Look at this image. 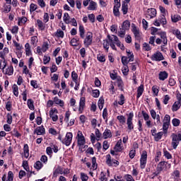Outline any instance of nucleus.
Masks as SVG:
<instances>
[{"label":"nucleus","mask_w":181,"mask_h":181,"mask_svg":"<svg viewBox=\"0 0 181 181\" xmlns=\"http://www.w3.org/2000/svg\"><path fill=\"white\" fill-rule=\"evenodd\" d=\"M146 159H148V153L144 151L141 159H140V168L141 169H145V165H146Z\"/></svg>","instance_id":"f257e3e1"},{"label":"nucleus","mask_w":181,"mask_h":181,"mask_svg":"<svg viewBox=\"0 0 181 181\" xmlns=\"http://www.w3.org/2000/svg\"><path fill=\"white\" fill-rule=\"evenodd\" d=\"M133 119H134V113L130 112L128 115V117L127 119V128H128V129H129V131H132V129H134V123H132Z\"/></svg>","instance_id":"f03ea898"},{"label":"nucleus","mask_w":181,"mask_h":181,"mask_svg":"<svg viewBox=\"0 0 181 181\" xmlns=\"http://www.w3.org/2000/svg\"><path fill=\"white\" fill-rule=\"evenodd\" d=\"M157 169L162 172V170H166V169H170V164L166 161H161L157 165Z\"/></svg>","instance_id":"7ed1b4c3"},{"label":"nucleus","mask_w":181,"mask_h":181,"mask_svg":"<svg viewBox=\"0 0 181 181\" xmlns=\"http://www.w3.org/2000/svg\"><path fill=\"white\" fill-rule=\"evenodd\" d=\"M73 139V134L71 132H68L66 134V137L62 143L66 144V146H69L71 144V141Z\"/></svg>","instance_id":"20e7f679"},{"label":"nucleus","mask_w":181,"mask_h":181,"mask_svg":"<svg viewBox=\"0 0 181 181\" xmlns=\"http://www.w3.org/2000/svg\"><path fill=\"white\" fill-rule=\"evenodd\" d=\"M84 45L86 47H88L93 43V34L91 33H88L86 37L84 40Z\"/></svg>","instance_id":"39448f33"},{"label":"nucleus","mask_w":181,"mask_h":181,"mask_svg":"<svg viewBox=\"0 0 181 181\" xmlns=\"http://www.w3.org/2000/svg\"><path fill=\"white\" fill-rule=\"evenodd\" d=\"M172 137V143L171 145L173 148V149H176L177 148V146L179 145V141L177 139V136L176 135V134L173 133L171 135Z\"/></svg>","instance_id":"423d86ee"},{"label":"nucleus","mask_w":181,"mask_h":181,"mask_svg":"<svg viewBox=\"0 0 181 181\" xmlns=\"http://www.w3.org/2000/svg\"><path fill=\"white\" fill-rule=\"evenodd\" d=\"M151 60H154L155 62H160L161 60H163V55L160 52H156L152 55Z\"/></svg>","instance_id":"0eeeda50"},{"label":"nucleus","mask_w":181,"mask_h":181,"mask_svg":"<svg viewBox=\"0 0 181 181\" xmlns=\"http://www.w3.org/2000/svg\"><path fill=\"white\" fill-rule=\"evenodd\" d=\"M57 112H58L57 109H52L49 111V117L50 118H52L54 122H56V121L59 119V116H57V115H54V113L57 114Z\"/></svg>","instance_id":"6e6552de"},{"label":"nucleus","mask_w":181,"mask_h":181,"mask_svg":"<svg viewBox=\"0 0 181 181\" xmlns=\"http://www.w3.org/2000/svg\"><path fill=\"white\" fill-rule=\"evenodd\" d=\"M84 144H86L84 136H83V133H81V132H78V145H79V146H83Z\"/></svg>","instance_id":"1a4fd4ad"},{"label":"nucleus","mask_w":181,"mask_h":181,"mask_svg":"<svg viewBox=\"0 0 181 181\" xmlns=\"http://www.w3.org/2000/svg\"><path fill=\"white\" fill-rule=\"evenodd\" d=\"M156 16V9L155 8H148L147 11L146 18L148 19H152Z\"/></svg>","instance_id":"9d476101"},{"label":"nucleus","mask_w":181,"mask_h":181,"mask_svg":"<svg viewBox=\"0 0 181 181\" xmlns=\"http://www.w3.org/2000/svg\"><path fill=\"white\" fill-rule=\"evenodd\" d=\"M84 107H86V98L82 97L81 98L79 103V112L81 114L83 112Z\"/></svg>","instance_id":"9b49d317"},{"label":"nucleus","mask_w":181,"mask_h":181,"mask_svg":"<svg viewBox=\"0 0 181 181\" xmlns=\"http://www.w3.org/2000/svg\"><path fill=\"white\" fill-rule=\"evenodd\" d=\"M35 134L37 135H43L45 134V127L43 126L38 127L35 130Z\"/></svg>","instance_id":"f8f14e48"},{"label":"nucleus","mask_w":181,"mask_h":181,"mask_svg":"<svg viewBox=\"0 0 181 181\" xmlns=\"http://www.w3.org/2000/svg\"><path fill=\"white\" fill-rule=\"evenodd\" d=\"M132 32L135 36V39H136V40H141V33H139V30H138L136 28V27H133V30Z\"/></svg>","instance_id":"ddd939ff"},{"label":"nucleus","mask_w":181,"mask_h":181,"mask_svg":"<svg viewBox=\"0 0 181 181\" xmlns=\"http://www.w3.org/2000/svg\"><path fill=\"white\" fill-rule=\"evenodd\" d=\"M121 144H122V140H119L116 145L114 147L115 152H121L122 151V146H121Z\"/></svg>","instance_id":"4468645a"},{"label":"nucleus","mask_w":181,"mask_h":181,"mask_svg":"<svg viewBox=\"0 0 181 181\" xmlns=\"http://www.w3.org/2000/svg\"><path fill=\"white\" fill-rule=\"evenodd\" d=\"M158 35L160 37V38L162 39L163 44L168 45V38L166 37V33L160 32V33H158Z\"/></svg>","instance_id":"2eb2a0df"},{"label":"nucleus","mask_w":181,"mask_h":181,"mask_svg":"<svg viewBox=\"0 0 181 181\" xmlns=\"http://www.w3.org/2000/svg\"><path fill=\"white\" fill-rule=\"evenodd\" d=\"M121 6V4H117L113 8V13L115 16H119V7Z\"/></svg>","instance_id":"dca6fc26"},{"label":"nucleus","mask_w":181,"mask_h":181,"mask_svg":"<svg viewBox=\"0 0 181 181\" xmlns=\"http://www.w3.org/2000/svg\"><path fill=\"white\" fill-rule=\"evenodd\" d=\"M88 11H95L97 9V3L95 1H91L88 7Z\"/></svg>","instance_id":"f3484780"},{"label":"nucleus","mask_w":181,"mask_h":181,"mask_svg":"<svg viewBox=\"0 0 181 181\" xmlns=\"http://www.w3.org/2000/svg\"><path fill=\"white\" fill-rule=\"evenodd\" d=\"M122 28H123L126 30H129V28H131V23L129 22V21H124L122 23Z\"/></svg>","instance_id":"a211bd4d"},{"label":"nucleus","mask_w":181,"mask_h":181,"mask_svg":"<svg viewBox=\"0 0 181 181\" xmlns=\"http://www.w3.org/2000/svg\"><path fill=\"white\" fill-rule=\"evenodd\" d=\"M168 72L166 71H160L159 73V80H161L162 81L166 80V78L168 77Z\"/></svg>","instance_id":"6ab92c4d"},{"label":"nucleus","mask_w":181,"mask_h":181,"mask_svg":"<svg viewBox=\"0 0 181 181\" xmlns=\"http://www.w3.org/2000/svg\"><path fill=\"white\" fill-rule=\"evenodd\" d=\"M103 136L105 139H107V138H111V136H112V133H111V130L106 129L103 133Z\"/></svg>","instance_id":"aec40b11"},{"label":"nucleus","mask_w":181,"mask_h":181,"mask_svg":"<svg viewBox=\"0 0 181 181\" xmlns=\"http://www.w3.org/2000/svg\"><path fill=\"white\" fill-rule=\"evenodd\" d=\"M122 11L123 12V15H127L128 13V4L124 2L122 4Z\"/></svg>","instance_id":"412c9836"},{"label":"nucleus","mask_w":181,"mask_h":181,"mask_svg":"<svg viewBox=\"0 0 181 181\" xmlns=\"http://www.w3.org/2000/svg\"><path fill=\"white\" fill-rule=\"evenodd\" d=\"M23 151H24V156L26 158H29V146H28V144L24 145Z\"/></svg>","instance_id":"4be33fe9"},{"label":"nucleus","mask_w":181,"mask_h":181,"mask_svg":"<svg viewBox=\"0 0 181 181\" xmlns=\"http://www.w3.org/2000/svg\"><path fill=\"white\" fill-rule=\"evenodd\" d=\"M54 103H55V104H57L58 105H59L60 107L64 106V102H63V100L59 99V98H57V97H55L54 98Z\"/></svg>","instance_id":"5701e85b"},{"label":"nucleus","mask_w":181,"mask_h":181,"mask_svg":"<svg viewBox=\"0 0 181 181\" xmlns=\"http://www.w3.org/2000/svg\"><path fill=\"white\" fill-rule=\"evenodd\" d=\"M63 175V169L58 168H57L53 173V177H57V175Z\"/></svg>","instance_id":"b1692460"},{"label":"nucleus","mask_w":181,"mask_h":181,"mask_svg":"<svg viewBox=\"0 0 181 181\" xmlns=\"http://www.w3.org/2000/svg\"><path fill=\"white\" fill-rule=\"evenodd\" d=\"M144 93V85H141L140 86H139L138 89H137V98H139V97H141V95H142V93Z\"/></svg>","instance_id":"393cba45"},{"label":"nucleus","mask_w":181,"mask_h":181,"mask_svg":"<svg viewBox=\"0 0 181 181\" xmlns=\"http://www.w3.org/2000/svg\"><path fill=\"white\" fill-rule=\"evenodd\" d=\"M163 136V132H160L158 133H157L155 136H154V139L156 142H158V141H160V139H162V136Z\"/></svg>","instance_id":"a878e982"},{"label":"nucleus","mask_w":181,"mask_h":181,"mask_svg":"<svg viewBox=\"0 0 181 181\" xmlns=\"http://www.w3.org/2000/svg\"><path fill=\"white\" fill-rule=\"evenodd\" d=\"M181 106V102H175V103L173 105V111H177L179 108H180Z\"/></svg>","instance_id":"bb28decb"},{"label":"nucleus","mask_w":181,"mask_h":181,"mask_svg":"<svg viewBox=\"0 0 181 181\" xmlns=\"http://www.w3.org/2000/svg\"><path fill=\"white\" fill-rule=\"evenodd\" d=\"M117 119L122 125H124L127 121V118H125V116L124 115L117 116Z\"/></svg>","instance_id":"cd10ccee"},{"label":"nucleus","mask_w":181,"mask_h":181,"mask_svg":"<svg viewBox=\"0 0 181 181\" xmlns=\"http://www.w3.org/2000/svg\"><path fill=\"white\" fill-rule=\"evenodd\" d=\"M79 33L81 37L84 39V34L86 33V30H84V27L83 25L79 26Z\"/></svg>","instance_id":"c85d7f7f"},{"label":"nucleus","mask_w":181,"mask_h":181,"mask_svg":"<svg viewBox=\"0 0 181 181\" xmlns=\"http://www.w3.org/2000/svg\"><path fill=\"white\" fill-rule=\"evenodd\" d=\"M97 159L95 157L92 158V169L93 170H95L97 169Z\"/></svg>","instance_id":"c756f323"},{"label":"nucleus","mask_w":181,"mask_h":181,"mask_svg":"<svg viewBox=\"0 0 181 181\" xmlns=\"http://www.w3.org/2000/svg\"><path fill=\"white\" fill-rule=\"evenodd\" d=\"M5 74H8V76H12L13 74V66H9L6 69Z\"/></svg>","instance_id":"7c9ffc66"},{"label":"nucleus","mask_w":181,"mask_h":181,"mask_svg":"<svg viewBox=\"0 0 181 181\" xmlns=\"http://www.w3.org/2000/svg\"><path fill=\"white\" fill-rule=\"evenodd\" d=\"M25 54L26 56H30V45H29V43H26L25 45Z\"/></svg>","instance_id":"2f4dec72"},{"label":"nucleus","mask_w":181,"mask_h":181,"mask_svg":"<svg viewBox=\"0 0 181 181\" xmlns=\"http://www.w3.org/2000/svg\"><path fill=\"white\" fill-rule=\"evenodd\" d=\"M64 22L66 24L70 23V16L67 13L64 14Z\"/></svg>","instance_id":"473e14b6"},{"label":"nucleus","mask_w":181,"mask_h":181,"mask_svg":"<svg viewBox=\"0 0 181 181\" xmlns=\"http://www.w3.org/2000/svg\"><path fill=\"white\" fill-rule=\"evenodd\" d=\"M110 42L108 41L107 39L105 40H104V42H103V47L104 49H105V50L107 52H108V49H110Z\"/></svg>","instance_id":"72a5a7b5"},{"label":"nucleus","mask_w":181,"mask_h":181,"mask_svg":"<svg viewBox=\"0 0 181 181\" xmlns=\"http://www.w3.org/2000/svg\"><path fill=\"white\" fill-rule=\"evenodd\" d=\"M71 77H72L73 81H74V83L77 84V79L78 78V75H77V73H76V71H72Z\"/></svg>","instance_id":"f704fd0d"},{"label":"nucleus","mask_w":181,"mask_h":181,"mask_svg":"<svg viewBox=\"0 0 181 181\" xmlns=\"http://www.w3.org/2000/svg\"><path fill=\"white\" fill-rule=\"evenodd\" d=\"M37 23L40 30H45V24H43V22L42 21L37 20Z\"/></svg>","instance_id":"c9c22d12"},{"label":"nucleus","mask_w":181,"mask_h":181,"mask_svg":"<svg viewBox=\"0 0 181 181\" xmlns=\"http://www.w3.org/2000/svg\"><path fill=\"white\" fill-rule=\"evenodd\" d=\"M43 166V164H42V162L37 161L35 164L34 165V168L37 169V170H40L42 169V167Z\"/></svg>","instance_id":"e433bc0d"},{"label":"nucleus","mask_w":181,"mask_h":181,"mask_svg":"<svg viewBox=\"0 0 181 181\" xmlns=\"http://www.w3.org/2000/svg\"><path fill=\"white\" fill-rule=\"evenodd\" d=\"M171 20H172V22H173L174 23H176V22H179V21H180V16L177 15L172 16Z\"/></svg>","instance_id":"4c0bfd02"},{"label":"nucleus","mask_w":181,"mask_h":181,"mask_svg":"<svg viewBox=\"0 0 181 181\" xmlns=\"http://www.w3.org/2000/svg\"><path fill=\"white\" fill-rule=\"evenodd\" d=\"M28 107L30 110H35V106L33 105V100L32 99L28 100Z\"/></svg>","instance_id":"58836bf2"},{"label":"nucleus","mask_w":181,"mask_h":181,"mask_svg":"<svg viewBox=\"0 0 181 181\" xmlns=\"http://www.w3.org/2000/svg\"><path fill=\"white\" fill-rule=\"evenodd\" d=\"M103 119H106L105 120L106 122L107 121H108V112L107 110V108H105L103 110Z\"/></svg>","instance_id":"ea45409f"},{"label":"nucleus","mask_w":181,"mask_h":181,"mask_svg":"<svg viewBox=\"0 0 181 181\" xmlns=\"http://www.w3.org/2000/svg\"><path fill=\"white\" fill-rule=\"evenodd\" d=\"M173 127H179L180 125V120L179 119L175 118L172 120Z\"/></svg>","instance_id":"a19ab883"},{"label":"nucleus","mask_w":181,"mask_h":181,"mask_svg":"<svg viewBox=\"0 0 181 181\" xmlns=\"http://www.w3.org/2000/svg\"><path fill=\"white\" fill-rule=\"evenodd\" d=\"M0 57L1 59H3V60H4L3 62L4 63V66L2 68V69L4 70V69H5V67H6V61L5 60V54H4V52H0Z\"/></svg>","instance_id":"79ce46f5"},{"label":"nucleus","mask_w":181,"mask_h":181,"mask_svg":"<svg viewBox=\"0 0 181 181\" xmlns=\"http://www.w3.org/2000/svg\"><path fill=\"white\" fill-rule=\"evenodd\" d=\"M28 22V18L26 17L19 18L18 25H21V23H26Z\"/></svg>","instance_id":"37998d69"},{"label":"nucleus","mask_w":181,"mask_h":181,"mask_svg":"<svg viewBox=\"0 0 181 181\" xmlns=\"http://www.w3.org/2000/svg\"><path fill=\"white\" fill-rule=\"evenodd\" d=\"M127 30H125V28H120L119 31V36L120 37H124V36H125V32Z\"/></svg>","instance_id":"c03bdc74"},{"label":"nucleus","mask_w":181,"mask_h":181,"mask_svg":"<svg viewBox=\"0 0 181 181\" xmlns=\"http://www.w3.org/2000/svg\"><path fill=\"white\" fill-rule=\"evenodd\" d=\"M13 94H14V95H16V97H18V95H19V91L18 90V86L13 85Z\"/></svg>","instance_id":"a18cd8bd"},{"label":"nucleus","mask_w":181,"mask_h":181,"mask_svg":"<svg viewBox=\"0 0 181 181\" xmlns=\"http://www.w3.org/2000/svg\"><path fill=\"white\" fill-rule=\"evenodd\" d=\"M169 125H170V124L163 122V129L164 131V134H166V132H168V129H169Z\"/></svg>","instance_id":"49530a36"},{"label":"nucleus","mask_w":181,"mask_h":181,"mask_svg":"<svg viewBox=\"0 0 181 181\" xmlns=\"http://www.w3.org/2000/svg\"><path fill=\"white\" fill-rule=\"evenodd\" d=\"M56 36H57V37H64V32L61 30H57L56 33Z\"/></svg>","instance_id":"de8ad7c7"},{"label":"nucleus","mask_w":181,"mask_h":181,"mask_svg":"<svg viewBox=\"0 0 181 181\" xmlns=\"http://www.w3.org/2000/svg\"><path fill=\"white\" fill-rule=\"evenodd\" d=\"M107 160H106V163L107 165H108V166H112V163L111 161V155L108 154L107 156Z\"/></svg>","instance_id":"09e8293b"},{"label":"nucleus","mask_w":181,"mask_h":181,"mask_svg":"<svg viewBox=\"0 0 181 181\" xmlns=\"http://www.w3.org/2000/svg\"><path fill=\"white\" fill-rule=\"evenodd\" d=\"M163 122L165 124H170V116L169 115H165Z\"/></svg>","instance_id":"8fccbe9b"},{"label":"nucleus","mask_w":181,"mask_h":181,"mask_svg":"<svg viewBox=\"0 0 181 181\" xmlns=\"http://www.w3.org/2000/svg\"><path fill=\"white\" fill-rule=\"evenodd\" d=\"M161 172H162V171H160L159 169H158V168H156V171L154 172V173H153V175H151V176H152V177H151V179H155V177H156V176L160 175V173H161Z\"/></svg>","instance_id":"3c124183"},{"label":"nucleus","mask_w":181,"mask_h":181,"mask_svg":"<svg viewBox=\"0 0 181 181\" xmlns=\"http://www.w3.org/2000/svg\"><path fill=\"white\" fill-rule=\"evenodd\" d=\"M37 9V5L35 4H31L30 6V12H35Z\"/></svg>","instance_id":"603ef678"},{"label":"nucleus","mask_w":181,"mask_h":181,"mask_svg":"<svg viewBox=\"0 0 181 181\" xmlns=\"http://www.w3.org/2000/svg\"><path fill=\"white\" fill-rule=\"evenodd\" d=\"M118 104L119 105H124L125 104V97H124V95H120V101L118 102Z\"/></svg>","instance_id":"864d4df0"},{"label":"nucleus","mask_w":181,"mask_h":181,"mask_svg":"<svg viewBox=\"0 0 181 181\" xmlns=\"http://www.w3.org/2000/svg\"><path fill=\"white\" fill-rule=\"evenodd\" d=\"M92 95H93V97H94L95 98H98V97H100V90H93Z\"/></svg>","instance_id":"5fc2aeb1"},{"label":"nucleus","mask_w":181,"mask_h":181,"mask_svg":"<svg viewBox=\"0 0 181 181\" xmlns=\"http://www.w3.org/2000/svg\"><path fill=\"white\" fill-rule=\"evenodd\" d=\"M122 63L123 66H127V64H128V63H129V62H128V57H122Z\"/></svg>","instance_id":"6e6d98bb"},{"label":"nucleus","mask_w":181,"mask_h":181,"mask_svg":"<svg viewBox=\"0 0 181 181\" xmlns=\"http://www.w3.org/2000/svg\"><path fill=\"white\" fill-rule=\"evenodd\" d=\"M81 179L82 181H87L88 180V176L86 175L84 173H81Z\"/></svg>","instance_id":"4d7b16f0"},{"label":"nucleus","mask_w":181,"mask_h":181,"mask_svg":"<svg viewBox=\"0 0 181 181\" xmlns=\"http://www.w3.org/2000/svg\"><path fill=\"white\" fill-rule=\"evenodd\" d=\"M98 105L99 107V109L102 110L104 107V99H100L98 100Z\"/></svg>","instance_id":"13d9d810"},{"label":"nucleus","mask_w":181,"mask_h":181,"mask_svg":"<svg viewBox=\"0 0 181 181\" xmlns=\"http://www.w3.org/2000/svg\"><path fill=\"white\" fill-rule=\"evenodd\" d=\"M135 153H136V150H131L129 153V156L131 159H134L135 158Z\"/></svg>","instance_id":"bf43d9fd"},{"label":"nucleus","mask_w":181,"mask_h":181,"mask_svg":"<svg viewBox=\"0 0 181 181\" xmlns=\"http://www.w3.org/2000/svg\"><path fill=\"white\" fill-rule=\"evenodd\" d=\"M129 71V69H128V66L124 65V67L122 69V73H123L124 76H128Z\"/></svg>","instance_id":"052dcab7"},{"label":"nucleus","mask_w":181,"mask_h":181,"mask_svg":"<svg viewBox=\"0 0 181 181\" xmlns=\"http://www.w3.org/2000/svg\"><path fill=\"white\" fill-rule=\"evenodd\" d=\"M7 181H13V173L12 171L8 172Z\"/></svg>","instance_id":"680f3d73"},{"label":"nucleus","mask_w":181,"mask_h":181,"mask_svg":"<svg viewBox=\"0 0 181 181\" xmlns=\"http://www.w3.org/2000/svg\"><path fill=\"white\" fill-rule=\"evenodd\" d=\"M143 47L144 49V50H146V52H149V50H151V46L149 45V44L145 42L143 44Z\"/></svg>","instance_id":"e2e57ef3"},{"label":"nucleus","mask_w":181,"mask_h":181,"mask_svg":"<svg viewBox=\"0 0 181 181\" xmlns=\"http://www.w3.org/2000/svg\"><path fill=\"white\" fill-rule=\"evenodd\" d=\"M11 5L4 6V13H9L11 12Z\"/></svg>","instance_id":"0e129e2a"},{"label":"nucleus","mask_w":181,"mask_h":181,"mask_svg":"<svg viewBox=\"0 0 181 181\" xmlns=\"http://www.w3.org/2000/svg\"><path fill=\"white\" fill-rule=\"evenodd\" d=\"M12 135H14V136H16L17 138H19L21 136V134L18 132L16 129H14L13 131L11 132Z\"/></svg>","instance_id":"69168bd1"},{"label":"nucleus","mask_w":181,"mask_h":181,"mask_svg":"<svg viewBox=\"0 0 181 181\" xmlns=\"http://www.w3.org/2000/svg\"><path fill=\"white\" fill-rule=\"evenodd\" d=\"M49 49V44L47 42H44L42 45V52H46Z\"/></svg>","instance_id":"338daca9"},{"label":"nucleus","mask_w":181,"mask_h":181,"mask_svg":"<svg viewBox=\"0 0 181 181\" xmlns=\"http://www.w3.org/2000/svg\"><path fill=\"white\" fill-rule=\"evenodd\" d=\"M50 62V57L44 56L43 63L44 64H47Z\"/></svg>","instance_id":"774afa93"}]
</instances>
